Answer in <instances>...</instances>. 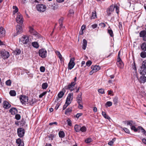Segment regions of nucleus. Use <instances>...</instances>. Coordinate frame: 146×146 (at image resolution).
Returning a JSON list of instances; mask_svg holds the SVG:
<instances>
[{
    "label": "nucleus",
    "instance_id": "f257e3e1",
    "mask_svg": "<svg viewBox=\"0 0 146 146\" xmlns=\"http://www.w3.org/2000/svg\"><path fill=\"white\" fill-rule=\"evenodd\" d=\"M37 10L40 12H44L46 10V7L44 5L42 4H38L36 6Z\"/></svg>",
    "mask_w": 146,
    "mask_h": 146
},
{
    "label": "nucleus",
    "instance_id": "f03ea898",
    "mask_svg": "<svg viewBox=\"0 0 146 146\" xmlns=\"http://www.w3.org/2000/svg\"><path fill=\"white\" fill-rule=\"evenodd\" d=\"M29 41V37L27 35H23L20 40V42L23 44H27Z\"/></svg>",
    "mask_w": 146,
    "mask_h": 146
},
{
    "label": "nucleus",
    "instance_id": "7ed1b4c3",
    "mask_svg": "<svg viewBox=\"0 0 146 146\" xmlns=\"http://www.w3.org/2000/svg\"><path fill=\"white\" fill-rule=\"evenodd\" d=\"M38 54L41 58H45L47 56V51L44 49H40L38 51Z\"/></svg>",
    "mask_w": 146,
    "mask_h": 146
},
{
    "label": "nucleus",
    "instance_id": "20e7f679",
    "mask_svg": "<svg viewBox=\"0 0 146 146\" xmlns=\"http://www.w3.org/2000/svg\"><path fill=\"white\" fill-rule=\"evenodd\" d=\"M1 56L4 59L7 58L10 56L9 52L5 50L1 51Z\"/></svg>",
    "mask_w": 146,
    "mask_h": 146
},
{
    "label": "nucleus",
    "instance_id": "39448f33",
    "mask_svg": "<svg viewBox=\"0 0 146 146\" xmlns=\"http://www.w3.org/2000/svg\"><path fill=\"white\" fill-rule=\"evenodd\" d=\"M17 132L18 136L20 137H22L24 135L25 130L23 128L20 127L17 129Z\"/></svg>",
    "mask_w": 146,
    "mask_h": 146
},
{
    "label": "nucleus",
    "instance_id": "423d86ee",
    "mask_svg": "<svg viewBox=\"0 0 146 146\" xmlns=\"http://www.w3.org/2000/svg\"><path fill=\"white\" fill-rule=\"evenodd\" d=\"M16 21L17 23L21 25L23 22V18L22 15L20 13H17L16 18Z\"/></svg>",
    "mask_w": 146,
    "mask_h": 146
},
{
    "label": "nucleus",
    "instance_id": "0eeeda50",
    "mask_svg": "<svg viewBox=\"0 0 146 146\" xmlns=\"http://www.w3.org/2000/svg\"><path fill=\"white\" fill-rule=\"evenodd\" d=\"M75 59L74 58H72L70 59V62L68 64V69L69 70L72 69L75 65L74 62Z\"/></svg>",
    "mask_w": 146,
    "mask_h": 146
},
{
    "label": "nucleus",
    "instance_id": "6e6552de",
    "mask_svg": "<svg viewBox=\"0 0 146 146\" xmlns=\"http://www.w3.org/2000/svg\"><path fill=\"white\" fill-rule=\"evenodd\" d=\"M115 8V5H112L108 8L107 10V15L108 16H110L111 14V13L113 12Z\"/></svg>",
    "mask_w": 146,
    "mask_h": 146
},
{
    "label": "nucleus",
    "instance_id": "1a4fd4ad",
    "mask_svg": "<svg viewBox=\"0 0 146 146\" xmlns=\"http://www.w3.org/2000/svg\"><path fill=\"white\" fill-rule=\"evenodd\" d=\"M76 84V82H72L71 84H69L68 86H66V89L70 90L72 91L74 90L73 88Z\"/></svg>",
    "mask_w": 146,
    "mask_h": 146
},
{
    "label": "nucleus",
    "instance_id": "9d476101",
    "mask_svg": "<svg viewBox=\"0 0 146 146\" xmlns=\"http://www.w3.org/2000/svg\"><path fill=\"white\" fill-rule=\"evenodd\" d=\"M20 100L22 104H26L28 102L27 98L25 96H21L20 97Z\"/></svg>",
    "mask_w": 146,
    "mask_h": 146
},
{
    "label": "nucleus",
    "instance_id": "9b49d317",
    "mask_svg": "<svg viewBox=\"0 0 146 146\" xmlns=\"http://www.w3.org/2000/svg\"><path fill=\"white\" fill-rule=\"evenodd\" d=\"M82 93H80L77 96L76 101L78 104L82 103Z\"/></svg>",
    "mask_w": 146,
    "mask_h": 146
},
{
    "label": "nucleus",
    "instance_id": "f8f14e48",
    "mask_svg": "<svg viewBox=\"0 0 146 146\" xmlns=\"http://www.w3.org/2000/svg\"><path fill=\"white\" fill-rule=\"evenodd\" d=\"M73 99V94L72 93L69 94L66 100V103H69V104H70L71 103V101H72Z\"/></svg>",
    "mask_w": 146,
    "mask_h": 146
},
{
    "label": "nucleus",
    "instance_id": "ddd939ff",
    "mask_svg": "<svg viewBox=\"0 0 146 146\" xmlns=\"http://www.w3.org/2000/svg\"><path fill=\"white\" fill-rule=\"evenodd\" d=\"M17 33L15 35L17 36L23 32V30L21 27L19 25H17L16 27Z\"/></svg>",
    "mask_w": 146,
    "mask_h": 146
},
{
    "label": "nucleus",
    "instance_id": "4468645a",
    "mask_svg": "<svg viewBox=\"0 0 146 146\" xmlns=\"http://www.w3.org/2000/svg\"><path fill=\"white\" fill-rule=\"evenodd\" d=\"M5 31L4 28L1 27H0V37H3L5 36Z\"/></svg>",
    "mask_w": 146,
    "mask_h": 146
},
{
    "label": "nucleus",
    "instance_id": "2eb2a0df",
    "mask_svg": "<svg viewBox=\"0 0 146 146\" xmlns=\"http://www.w3.org/2000/svg\"><path fill=\"white\" fill-rule=\"evenodd\" d=\"M11 106V105L7 101H5L3 103V107L5 109H8Z\"/></svg>",
    "mask_w": 146,
    "mask_h": 146
},
{
    "label": "nucleus",
    "instance_id": "dca6fc26",
    "mask_svg": "<svg viewBox=\"0 0 146 146\" xmlns=\"http://www.w3.org/2000/svg\"><path fill=\"white\" fill-rule=\"evenodd\" d=\"M139 82L141 83H145L146 82V77L144 75H142L139 79Z\"/></svg>",
    "mask_w": 146,
    "mask_h": 146
},
{
    "label": "nucleus",
    "instance_id": "f3484780",
    "mask_svg": "<svg viewBox=\"0 0 146 146\" xmlns=\"http://www.w3.org/2000/svg\"><path fill=\"white\" fill-rule=\"evenodd\" d=\"M140 74L141 75H144L146 74V68L143 66L141 67L140 70H139Z\"/></svg>",
    "mask_w": 146,
    "mask_h": 146
},
{
    "label": "nucleus",
    "instance_id": "a211bd4d",
    "mask_svg": "<svg viewBox=\"0 0 146 146\" xmlns=\"http://www.w3.org/2000/svg\"><path fill=\"white\" fill-rule=\"evenodd\" d=\"M64 92H64L63 90H62L58 93V98H57V99L55 100V102H57L59 98H61L64 95Z\"/></svg>",
    "mask_w": 146,
    "mask_h": 146
},
{
    "label": "nucleus",
    "instance_id": "6ab92c4d",
    "mask_svg": "<svg viewBox=\"0 0 146 146\" xmlns=\"http://www.w3.org/2000/svg\"><path fill=\"white\" fill-rule=\"evenodd\" d=\"M16 142L18 145V146H24L23 142L19 138L16 140Z\"/></svg>",
    "mask_w": 146,
    "mask_h": 146
},
{
    "label": "nucleus",
    "instance_id": "aec40b11",
    "mask_svg": "<svg viewBox=\"0 0 146 146\" xmlns=\"http://www.w3.org/2000/svg\"><path fill=\"white\" fill-rule=\"evenodd\" d=\"M9 112L11 114L14 115L17 113V110L15 108H13L9 110Z\"/></svg>",
    "mask_w": 146,
    "mask_h": 146
},
{
    "label": "nucleus",
    "instance_id": "412c9836",
    "mask_svg": "<svg viewBox=\"0 0 146 146\" xmlns=\"http://www.w3.org/2000/svg\"><path fill=\"white\" fill-rule=\"evenodd\" d=\"M91 68L93 70V71H94L95 72L98 71L100 69V67L99 66H92Z\"/></svg>",
    "mask_w": 146,
    "mask_h": 146
},
{
    "label": "nucleus",
    "instance_id": "4be33fe9",
    "mask_svg": "<svg viewBox=\"0 0 146 146\" xmlns=\"http://www.w3.org/2000/svg\"><path fill=\"white\" fill-rule=\"evenodd\" d=\"M87 40L85 39H84L83 40L82 42V48L84 50H85L87 46Z\"/></svg>",
    "mask_w": 146,
    "mask_h": 146
},
{
    "label": "nucleus",
    "instance_id": "5701e85b",
    "mask_svg": "<svg viewBox=\"0 0 146 146\" xmlns=\"http://www.w3.org/2000/svg\"><path fill=\"white\" fill-rule=\"evenodd\" d=\"M37 102V100L35 99H32L31 100H30L29 102V104L31 106H33L34 104L36 103Z\"/></svg>",
    "mask_w": 146,
    "mask_h": 146
},
{
    "label": "nucleus",
    "instance_id": "b1692460",
    "mask_svg": "<svg viewBox=\"0 0 146 146\" xmlns=\"http://www.w3.org/2000/svg\"><path fill=\"white\" fill-rule=\"evenodd\" d=\"M74 129L76 132H79L80 131L81 126L77 125H76L74 126Z\"/></svg>",
    "mask_w": 146,
    "mask_h": 146
},
{
    "label": "nucleus",
    "instance_id": "393cba45",
    "mask_svg": "<svg viewBox=\"0 0 146 146\" xmlns=\"http://www.w3.org/2000/svg\"><path fill=\"white\" fill-rule=\"evenodd\" d=\"M32 45L34 48H38L39 47V45L38 43L36 42H32Z\"/></svg>",
    "mask_w": 146,
    "mask_h": 146
},
{
    "label": "nucleus",
    "instance_id": "a878e982",
    "mask_svg": "<svg viewBox=\"0 0 146 146\" xmlns=\"http://www.w3.org/2000/svg\"><path fill=\"white\" fill-rule=\"evenodd\" d=\"M13 52L16 55L19 54L21 53V50L19 48H16Z\"/></svg>",
    "mask_w": 146,
    "mask_h": 146
},
{
    "label": "nucleus",
    "instance_id": "bb28decb",
    "mask_svg": "<svg viewBox=\"0 0 146 146\" xmlns=\"http://www.w3.org/2000/svg\"><path fill=\"white\" fill-rule=\"evenodd\" d=\"M141 48L143 50L146 51V42H143L142 44Z\"/></svg>",
    "mask_w": 146,
    "mask_h": 146
},
{
    "label": "nucleus",
    "instance_id": "cd10ccee",
    "mask_svg": "<svg viewBox=\"0 0 146 146\" xmlns=\"http://www.w3.org/2000/svg\"><path fill=\"white\" fill-rule=\"evenodd\" d=\"M59 137L61 138H63L65 136V133L63 131H60L58 133Z\"/></svg>",
    "mask_w": 146,
    "mask_h": 146
},
{
    "label": "nucleus",
    "instance_id": "c85d7f7f",
    "mask_svg": "<svg viewBox=\"0 0 146 146\" xmlns=\"http://www.w3.org/2000/svg\"><path fill=\"white\" fill-rule=\"evenodd\" d=\"M138 129L139 131H141L143 133V134L145 135H146V131L141 126H139L138 127Z\"/></svg>",
    "mask_w": 146,
    "mask_h": 146
},
{
    "label": "nucleus",
    "instance_id": "c756f323",
    "mask_svg": "<svg viewBox=\"0 0 146 146\" xmlns=\"http://www.w3.org/2000/svg\"><path fill=\"white\" fill-rule=\"evenodd\" d=\"M102 115L106 119H110V117L106 114L105 112L104 111H102Z\"/></svg>",
    "mask_w": 146,
    "mask_h": 146
},
{
    "label": "nucleus",
    "instance_id": "7c9ffc66",
    "mask_svg": "<svg viewBox=\"0 0 146 146\" xmlns=\"http://www.w3.org/2000/svg\"><path fill=\"white\" fill-rule=\"evenodd\" d=\"M146 35V32L145 31H142L140 33V36L143 37Z\"/></svg>",
    "mask_w": 146,
    "mask_h": 146
},
{
    "label": "nucleus",
    "instance_id": "2f4dec72",
    "mask_svg": "<svg viewBox=\"0 0 146 146\" xmlns=\"http://www.w3.org/2000/svg\"><path fill=\"white\" fill-rule=\"evenodd\" d=\"M72 107H70L67 109L65 112V113L66 114H68L69 113L72 111Z\"/></svg>",
    "mask_w": 146,
    "mask_h": 146
},
{
    "label": "nucleus",
    "instance_id": "473e14b6",
    "mask_svg": "<svg viewBox=\"0 0 146 146\" xmlns=\"http://www.w3.org/2000/svg\"><path fill=\"white\" fill-rule=\"evenodd\" d=\"M145 51L142 52L140 54V56L142 58H145L146 57V52Z\"/></svg>",
    "mask_w": 146,
    "mask_h": 146
},
{
    "label": "nucleus",
    "instance_id": "72a5a7b5",
    "mask_svg": "<svg viewBox=\"0 0 146 146\" xmlns=\"http://www.w3.org/2000/svg\"><path fill=\"white\" fill-rule=\"evenodd\" d=\"M13 8L14 10L13 11V14H15L16 13L18 12V9L17 7L16 6H13Z\"/></svg>",
    "mask_w": 146,
    "mask_h": 146
},
{
    "label": "nucleus",
    "instance_id": "f704fd0d",
    "mask_svg": "<svg viewBox=\"0 0 146 146\" xmlns=\"http://www.w3.org/2000/svg\"><path fill=\"white\" fill-rule=\"evenodd\" d=\"M48 84L46 83H44L42 84V88L44 89H46L48 87Z\"/></svg>",
    "mask_w": 146,
    "mask_h": 146
},
{
    "label": "nucleus",
    "instance_id": "c9c22d12",
    "mask_svg": "<svg viewBox=\"0 0 146 146\" xmlns=\"http://www.w3.org/2000/svg\"><path fill=\"white\" fill-rule=\"evenodd\" d=\"M9 94L11 96H15L16 95V93L14 90H11L9 92Z\"/></svg>",
    "mask_w": 146,
    "mask_h": 146
},
{
    "label": "nucleus",
    "instance_id": "e433bc0d",
    "mask_svg": "<svg viewBox=\"0 0 146 146\" xmlns=\"http://www.w3.org/2000/svg\"><path fill=\"white\" fill-rule=\"evenodd\" d=\"M32 35L36 36V37H39V35L35 30L33 32L31 33Z\"/></svg>",
    "mask_w": 146,
    "mask_h": 146
},
{
    "label": "nucleus",
    "instance_id": "4c0bfd02",
    "mask_svg": "<svg viewBox=\"0 0 146 146\" xmlns=\"http://www.w3.org/2000/svg\"><path fill=\"white\" fill-rule=\"evenodd\" d=\"M64 19L63 18H61L59 20V23L60 24V28H61L62 26L63 25L62 23Z\"/></svg>",
    "mask_w": 146,
    "mask_h": 146
},
{
    "label": "nucleus",
    "instance_id": "58836bf2",
    "mask_svg": "<svg viewBox=\"0 0 146 146\" xmlns=\"http://www.w3.org/2000/svg\"><path fill=\"white\" fill-rule=\"evenodd\" d=\"M86 128L85 126H83L82 127H81V129H80V131H81L82 132H84L86 131Z\"/></svg>",
    "mask_w": 146,
    "mask_h": 146
},
{
    "label": "nucleus",
    "instance_id": "ea45409f",
    "mask_svg": "<svg viewBox=\"0 0 146 146\" xmlns=\"http://www.w3.org/2000/svg\"><path fill=\"white\" fill-rule=\"evenodd\" d=\"M118 98L117 97H115L113 99V102L114 104L115 105H116L117 103Z\"/></svg>",
    "mask_w": 146,
    "mask_h": 146
},
{
    "label": "nucleus",
    "instance_id": "a19ab883",
    "mask_svg": "<svg viewBox=\"0 0 146 146\" xmlns=\"http://www.w3.org/2000/svg\"><path fill=\"white\" fill-rule=\"evenodd\" d=\"M92 141V139L91 138L89 137L87 138L85 140V142L86 143H88Z\"/></svg>",
    "mask_w": 146,
    "mask_h": 146
},
{
    "label": "nucleus",
    "instance_id": "79ce46f5",
    "mask_svg": "<svg viewBox=\"0 0 146 146\" xmlns=\"http://www.w3.org/2000/svg\"><path fill=\"white\" fill-rule=\"evenodd\" d=\"M108 32L110 35V36L111 37H113V32L111 29H108Z\"/></svg>",
    "mask_w": 146,
    "mask_h": 146
},
{
    "label": "nucleus",
    "instance_id": "37998d69",
    "mask_svg": "<svg viewBox=\"0 0 146 146\" xmlns=\"http://www.w3.org/2000/svg\"><path fill=\"white\" fill-rule=\"evenodd\" d=\"M55 135L53 134H50L49 135L48 137L49 138V139L51 140H52L53 138L55 137Z\"/></svg>",
    "mask_w": 146,
    "mask_h": 146
},
{
    "label": "nucleus",
    "instance_id": "c03bdc74",
    "mask_svg": "<svg viewBox=\"0 0 146 146\" xmlns=\"http://www.w3.org/2000/svg\"><path fill=\"white\" fill-rule=\"evenodd\" d=\"M112 105V103L111 102L108 101L106 102L105 104L106 106H107L108 107H110Z\"/></svg>",
    "mask_w": 146,
    "mask_h": 146
},
{
    "label": "nucleus",
    "instance_id": "a18cd8bd",
    "mask_svg": "<svg viewBox=\"0 0 146 146\" xmlns=\"http://www.w3.org/2000/svg\"><path fill=\"white\" fill-rule=\"evenodd\" d=\"M131 129L133 130L135 132H137L139 130V129H138V127L137 128H136V127L134 126H132L131 127Z\"/></svg>",
    "mask_w": 146,
    "mask_h": 146
},
{
    "label": "nucleus",
    "instance_id": "49530a36",
    "mask_svg": "<svg viewBox=\"0 0 146 146\" xmlns=\"http://www.w3.org/2000/svg\"><path fill=\"white\" fill-rule=\"evenodd\" d=\"M115 11L118 14H119V7H118L117 5H115Z\"/></svg>",
    "mask_w": 146,
    "mask_h": 146
},
{
    "label": "nucleus",
    "instance_id": "de8ad7c7",
    "mask_svg": "<svg viewBox=\"0 0 146 146\" xmlns=\"http://www.w3.org/2000/svg\"><path fill=\"white\" fill-rule=\"evenodd\" d=\"M98 92L101 94H103L104 93V90L102 88L99 89L98 90Z\"/></svg>",
    "mask_w": 146,
    "mask_h": 146
},
{
    "label": "nucleus",
    "instance_id": "09e8293b",
    "mask_svg": "<svg viewBox=\"0 0 146 146\" xmlns=\"http://www.w3.org/2000/svg\"><path fill=\"white\" fill-rule=\"evenodd\" d=\"M92 64V62L90 60H88L86 62V65L88 66H90Z\"/></svg>",
    "mask_w": 146,
    "mask_h": 146
},
{
    "label": "nucleus",
    "instance_id": "8fccbe9b",
    "mask_svg": "<svg viewBox=\"0 0 146 146\" xmlns=\"http://www.w3.org/2000/svg\"><path fill=\"white\" fill-rule=\"evenodd\" d=\"M70 104H69V103H66V102L65 104L63 106V110H64L67 108L68 106Z\"/></svg>",
    "mask_w": 146,
    "mask_h": 146
},
{
    "label": "nucleus",
    "instance_id": "3c124183",
    "mask_svg": "<svg viewBox=\"0 0 146 146\" xmlns=\"http://www.w3.org/2000/svg\"><path fill=\"white\" fill-rule=\"evenodd\" d=\"M67 121L68 125L69 126H71L72 122L71 120L70 119H68L67 120Z\"/></svg>",
    "mask_w": 146,
    "mask_h": 146
},
{
    "label": "nucleus",
    "instance_id": "603ef678",
    "mask_svg": "<svg viewBox=\"0 0 146 146\" xmlns=\"http://www.w3.org/2000/svg\"><path fill=\"white\" fill-rule=\"evenodd\" d=\"M132 121H127L126 123L127 125H129L130 126H131L132 125Z\"/></svg>",
    "mask_w": 146,
    "mask_h": 146
},
{
    "label": "nucleus",
    "instance_id": "864d4df0",
    "mask_svg": "<svg viewBox=\"0 0 146 146\" xmlns=\"http://www.w3.org/2000/svg\"><path fill=\"white\" fill-rule=\"evenodd\" d=\"M40 70L42 72H44L45 70V68L44 66H41L40 68Z\"/></svg>",
    "mask_w": 146,
    "mask_h": 146
},
{
    "label": "nucleus",
    "instance_id": "5fc2aeb1",
    "mask_svg": "<svg viewBox=\"0 0 146 146\" xmlns=\"http://www.w3.org/2000/svg\"><path fill=\"white\" fill-rule=\"evenodd\" d=\"M21 118V116L19 114H17L15 115V118L17 120H19Z\"/></svg>",
    "mask_w": 146,
    "mask_h": 146
},
{
    "label": "nucleus",
    "instance_id": "6e6d98bb",
    "mask_svg": "<svg viewBox=\"0 0 146 146\" xmlns=\"http://www.w3.org/2000/svg\"><path fill=\"white\" fill-rule=\"evenodd\" d=\"M47 93V92L45 91L44 92H43L42 94H41L39 96V97L40 98H42L43 96L45 95Z\"/></svg>",
    "mask_w": 146,
    "mask_h": 146
},
{
    "label": "nucleus",
    "instance_id": "4d7b16f0",
    "mask_svg": "<svg viewBox=\"0 0 146 146\" xmlns=\"http://www.w3.org/2000/svg\"><path fill=\"white\" fill-rule=\"evenodd\" d=\"M96 17V12H93L92 13V17L93 19H95Z\"/></svg>",
    "mask_w": 146,
    "mask_h": 146
},
{
    "label": "nucleus",
    "instance_id": "13d9d810",
    "mask_svg": "<svg viewBox=\"0 0 146 146\" xmlns=\"http://www.w3.org/2000/svg\"><path fill=\"white\" fill-rule=\"evenodd\" d=\"M120 51H119L118 52V54L117 56V61H119L121 60L120 58Z\"/></svg>",
    "mask_w": 146,
    "mask_h": 146
},
{
    "label": "nucleus",
    "instance_id": "bf43d9fd",
    "mask_svg": "<svg viewBox=\"0 0 146 146\" xmlns=\"http://www.w3.org/2000/svg\"><path fill=\"white\" fill-rule=\"evenodd\" d=\"M58 8V6L54 4L52 6V8L54 10L57 9Z\"/></svg>",
    "mask_w": 146,
    "mask_h": 146
},
{
    "label": "nucleus",
    "instance_id": "052dcab7",
    "mask_svg": "<svg viewBox=\"0 0 146 146\" xmlns=\"http://www.w3.org/2000/svg\"><path fill=\"white\" fill-rule=\"evenodd\" d=\"M11 81L10 80H7L6 82V84L8 86H10L11 85Z\"/></svg>",
    "mask_w": 146,
    "mask_h": 146
},
{
    "label": "nucleus",
    "instance_id": "680f3d73",
    "mask_svg": "<svg viewBox=\"0 0 146 146\" xmlns=\"http://www.w3.org/2000/svg\"><path fill=\"white\" fill-rule=\"evenodd\" d=\"M117 61V64L118 65H119V64L121 66H123V63L122 62L121 60H119V61Z\"/></svg>",
    "mask_w": 146,
    "mask_h": 146
},
{
    "label": "nucleus",
    "instance_id": "e2e57ef3",
    "mask_svg": "<svg viewBox=\"0 0 146 146\" xmlns=\"http://www.w3.org/2000/svg\"><path fill=\"white\" fill-rule=\"evenodd\" d=\"M142 66L146 68V60H144L143 62Z\"/></svg>",
    "mask_w": 146,
    "mask_h": 146
},
{
    "label": "nucleus",
    "instance_id": "0e129e2a",
    "mask_svg": "<svg viewBox=\"0 0 146 146\" xmlns=\"http://www.w3.org/2000/svg\"><path fill=\"white\" fill-rule=\"evenodd\" d=\"M99 26H101V27H104L105 26V24L104 23H100L99 25Z\"/></svg>",
    "mask_w": 146,
    "mask_h": 146
},
{
    "label": "nucleus",
    "instance_id": "69168bd1",
    "mask_svg": "<svg viewBox=\"0 0 146 146\" xmlns=\"http://www.w3.org/2000/svg\"><path fill=\"white\" fill-rule=\"evenodd\" d=\"M123 129L124 131L127 133H129V130L126 128H123Z\"/></svg>",
    "mask_w": 146,
    "mask_h": 146
},
{
    "label": "nucleus",
    "instance_id": "338daca9",
    "mask_svg": "<svg viewBox=\"0 0 146 146\" xmlns=\"http://www.w3.org/2000/svg\"><path fill=\"white\" fill-rule=\"evenodd\" d=\"M82 115V113H78L76 115V117L78 118L80 116H81Z\"/></svg>",
    "mask_w": 146,
    "mask_h": 146
},
{
    "label": "nucleus",
    "instance_id": "774afa93",
    "mask_svg": "<svg viewBox=\"0 0 146 146\" xmlns=\"http://www.w3.org/2000/svg\"><path fill=\"white\" fill-rule=\"evenodd\" d=\"M29 32L31 33H32V32H33V31L34 30H35L34 29L31 27H29Z\"/></svg>",
    "mask_w": 146,
    "mask_h": 146
}]
</instances>
